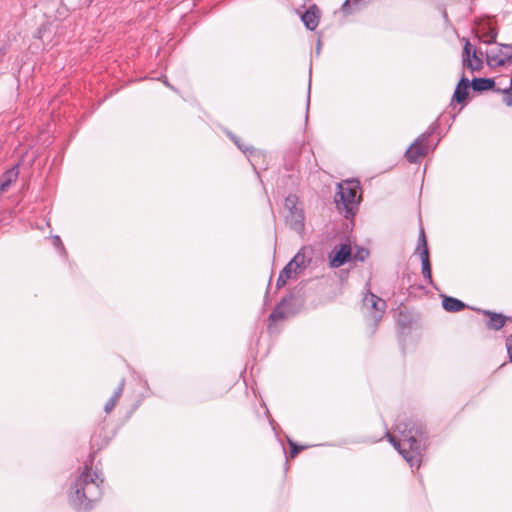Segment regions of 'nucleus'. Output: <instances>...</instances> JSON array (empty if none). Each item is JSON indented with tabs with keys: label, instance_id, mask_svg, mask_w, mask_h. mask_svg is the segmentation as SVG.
<instances>
[{
	"label": "nucleus",
	"instance_id": "5",
	"mask_svg": "<svg viewBox=\"0 0 512 512\" xmlns=\"http://www.w3.org/2000/svg\"><path fill=\"white\" fill-rule=\"evenodd\" d=\"M487 65L495 68L512 64V44H497L486 51Z\"/></svg>",
	"mask_w": 512,
	"mask_h": 512
},
{
	"label": "nucleus",
	"instance_id": "13",
	"mask_svg": "<svg viewBox=\"0 0 512 512\" xmlns=\"http://www.w3.org/2000/svg\"><path fill=\"white\" fill-rule=\"evenodd\" d=\"M485 315L489 316L487 326L493 330L501 329L506 323V317L502 314L493 313L490 311H484Z\"/></svg>",
	"mask_w": 512,
	"mask_h": 512
},
{
	"label": "nucleus",
	"instance_id": "30",
	"mask_svg": "<svg viewBox=\"0 0 512 512\" xmlns=\"http://www.w3.org/2000/svg\"><path fill=\"white\" fill-rule=\"evenodd\" d=\"M291 271L294 273V275L296 276L301 270L299 269V267H297L296 265H293L291 267Z\"/></svg>",
	"mask_w": 512,
	"mask_h": 512
},
{
	"label": "nucleus",
	"instance_id": "20",
	"mask_svg": "<svg viewBox=\"0 0 512 512\" xmlns=\"http://www.w3.org/2000/svg\"><path fill=\"white\" fill-rule=\"evenodd\" d=\"M286 314L282 310V306L279 305L274 311L270 314V319L273 321H277L279 319L285 318Z\"/></svg>",
	"mask_w": 512,
	"mask_h": 512
},
{
	"label": "nucleus",
	"instance_id": "26",
	"mask_svg": "<svg viewBox=\"0 0 512 512\" xmlns=\"http://www.w3.org/2000/svg\"><path fill=\"white\" fill-rule=\"evenodd\" d=\"M287 282V279L286 278H283V275H279L278 279H277V287L280 288L282 286H284Z\"/></svg>",
	"mask_w": 512,
	"mask_h": 512
},
{
	"label": "nucleus",
	"instance_id": "3",
	"mask_svg": "<svg viewBox=\"0 0 512 512\" xmlns=\"http://www.w3.org/2000/svg\"><path fill=\"white\" fill-rule=\"evenodd\" d=\"M338 192L335 196V203L340 211L345 212V217H353L358 209L361 195L360 182L356 179L345 180L337 184Z\"/></svg>",
	"mask_w": 512,
	"mask_h": 512
},
{
	"label": "nucleus",
	"instance_id": "15",
	"mask_svg": "<svg viewBox=\"0 0 512 512\" xmlns=\"http://www.w3.org/2000/svg\"><path fill=\"white\" fill-rule=\"evenodd\" d=\"M470 85V82L467 78L462 77L459 81V83L456 86V89L454 91V100L458 103L463 102L467 97V89Z\"/></svg>",
	"mask_w": 512,
	"mask_h": 512
},
{
	"label": "nucleus",
	"instance_id": "2",
	"mask_svg": "<svg viewBox=\"0 0 512 512\" xmlns=\"http://www.w3.org/2000/svg\"><path fill=\"white\" fill-rule=\"evenodd\" d=\"M102 483L100 474L92 466L85 465L70 485L68 491L70 504L77 510L90 509L92 503L101 497Z\"/></svg>",
	"mask_w": 512,
	"mask_h": 512
},
{
	"label": "nucleus",
	"instance_id": "9",
	"mask_svg": "<svg viewBox=\"0 0 512 512\" xmlns=\"http://www.w3.org/2000/svg\"><path fill=\"white\" fill-rule=\"evenodd\" d=\"M416 252L419 254L422 265V275L428 281L429 284L432 283V275H431V265L429 260V252L427 248L426 238L424 234V230L421 229L419 235V241L416 248Z\"/></svg>",
	"mask_w": 512,
	"mask_h": 512
},
{
	"label": "nucleus",
	"instance_id": "4",
	"mask_svg": "<svg viewBox=\"0 0 512 512\" xmlns=\"http://www.w3.org/2000/svg\"><path fill=\"white\" fill-rule=\"evenodd\" d=\"M298 197L290 194L285 198L284 207L287 211L285 215L286 224L298 234H302L305 229L304 213L302 207H299Z\"/></svg>",
	"mask_w": 512,
	"mask_h": 512
},
{
	"label": "nucleus",
	"instance_id": "11",
	"mask_svg": "<svg viewBox=\"0 0 512 512\" xmlns=\"http://www.w3.org/2000/svg\"><path fill=\"white\" fill-rule=\"evenodd\" d=\"M302 22L308 30H315L318 26L320 13L315 5L310 6L301 16Z\"/></svg>",
	"mask_w": 512,
	"mask_h": 512
},
{
	"label": "nucleus",
	"instance_id": "6",
	"mask_svg": "<svg viewBox=\"0 0 512 512\" xmlns=\"http://www.w3.org/2000/svg\"><path fill=\"white\" fill-rule=\"evenodd\" d=\"M363 305L369 311L370 318L378 323L386 309V302L373 293H367L363 298Z\"/></svg>",
	"mask_w": 512,
	"mask_h": 512
},
{
	"label": "nucleus",
	"instance_id": "22",
	"mask_svg": "<svg viewBox=\"0 0 512 512\" xmlns=\"http://www.w3.org/2000/svg\"><path fill=\"white\" fill-rule=\"evenodd\" d=\"M293 265L289 262L283 269L282 271L280 272L281 275H283V278H286L287 280L288 279H291V278H294L295 275L294 273L291 271V267Z\"/></svg>",
	"mask_w": 512,
	"mask_h": 512
},
{
	"label": "nucleus",
	"instance_id": "21",
	"mask_svg": "<svg viewBox=\"0 0 512 512\" xmlns=\"http://www.w3.org/2000/svg\"><path fill=\"white\" fill-rule=\"evenodd\" d=\"M288 442L290 445V456L292 458H294L301 450L306 448L305 446H298L296 443H294L291 440H289Z\"/></svg>",
	"mask_w": 512,
	"mask_h": 512
},
{
	"label": "nucleus",
	"instance_id": "8",
	"mask_svg": "<svg viewBox=\"0 0 512 512\" xmlns=\"http://www.w3.org/2000/svg\"><path fill=\"white\" fill-rule=\"evenodd\" d=\"M430 133L422 134L406 151V158L411 163H418L428 153V146L425 143Z\"/></svg>",
	"mask_w": 512,
	"mask_h": 512
},
{
	"label": "nucleus",
	"instance_id": "28",
	"mask_svg": "<svg viewBox=\"0 0 512 512\" xmlns=\"http://www.w3.org/2000/svg\"><path fill=\"white\" fill-rule=\"evenodd\" d=\"M258 156V152L256 151H250L249 161L251 162L252 166L255 167L254 158Z\"/></svg>",
	"mask_w": 512,
	"mask_h": 512
},
{
	"label": "nucleus",
	"instance_id": "25",
	"mask_svg": "<svg viewBox=\"0 0 512 512\" xmlns=\"http://www.w3.org/2000/svg\"><path fill=\"white\" fill-rule=\"evenodd\" d=\"M368 256V251L366 249H360L356 255L355 258H358L359 260L363 261Z\"/></svg>",
	"mask_w": 512,
	"mask_h": 512
},
{
	"label": "nucleus",
	"instance_id": "23",
	"mask_svg": "<svg viewBox=\"0 0 512 512\" xmlns=\"http://www.w3.org/2000/svg\"><path fill=\"white\" fill-rule=\"evenodd\" d=\"M505 95L504 102L507 106H512V88H506L503 90Z\"/></svg>",
	"mask_w": 512,
	"mask_h": 512
},
{
	"label": "nucleus",
	"instance_id": "29",
	"mask_svg": "<svg viewBox=\"0 0 512 512\" xmlns=\"http://www.w3.org/2000/svg\"><path fill=\"white\" fill-rule=\"evenodd\" d=\"M53 243L57 247H60V246L62 247V242H61V239H60L59 236H54L53 237Z\"/></svg>",
	"mask_w": 512,
	"mask_h": 512
},
{
	"label": "nucleus",
	"instance_id": "24",
	"mask_svg": "<svg viewBox=\"0 0 512 512\" xmlns=\"http://www.w3.org/2000/svg\"><path fill=\"white\" fill-rule=\"evenodd\" d=\"M506 348L510 361L512 362V335L506 340Z\"/></svg>",
	"mask_w": 512,
	"mask_h": 512
},
{
	"label": "nucleus",
	"instance_id": "31",
	"mask_svg": "<svg viewBox=\"0 0 512 512\" xmlns=\"http://www.w3.org/2000/svg\"><path fill=\"white\" fill-rule=\"evenodd\" d=\"M320 46H321V42H320V40H318L317 48H316L317 54H319V52H320Z\"/></svg>",
	"mask_w": 512,
	"mask_h": 512
},
{
	"label": "nucleus",
	"instance_id": "18",
	"mask_svg": "<svg viewBox=\"0 0 512 512\" xmlns=\"http://www.w3.org/2000/svg\"><path fill=\"white\" fill-rule=\"evenodd\" d=\"M123 388H124V380H121L118 388L113 393L112 397L105 404L104 410H105L106 413H110L114 409V407L116 406L119 398L122 395Z\"/></svg>",
	"mask_w": 512,
	"mask_h": 512
},
{
	"label": "nucleus",
	"instance_id": "1",
	"mask_svg": "<svg viewBox=\"0 0 512 512\" xmlns=\"http://www.w3.org/2000/svg\"><path fill=\"white\" fill-rule=\"evenodd\" d=\"M385 435L411 468L420 466L425 449L424 429L420 423L413 420L400 422L393 434L386 431Z\"/></svg>",
	"mask_w": 512,
	"mask_h": 512
},
{
	"label": "nucleus",
	"instance_id": "19",
	"mask_svg": "<svg viewBox=\"0 0 512 512\" xmlns=\"http://www.w3.org/2000/svg\"><path fill=\"white\" fill-rule=\"evenodd\" d=\"M497 33L494 29H490L485 35L481 37L484 43H494L496 39Z\"/></svg>",
	"mask_w": 512,
	"mask_h": 512
},
{
	"label": "nucleus",
	"instance_id": "7",
	"mask_svg": "<svg viewBox=\"0 0 512 512\" xmlns=\"http://www.w3.org/2000/svg\"><path fill=\"white\" fill-rule=\"evenodd\" d=\"M462 62L464 68L471 72L479 71L483 68L484 62L478 55L477 51L472 48L469 40H465V45L462 53Z\"/></svg>",
	"mask_w": 512,
	"mask_h": 512
},
{
	"label": "nucleus",
	"instance_id": "17",
	"mask_svg": "<svg viewBox=\"0 0 512 512\" xmlns=\"http://www.w3.org/2000/svg\"><path fill=\"white\" fill-rule=\"evenodd\" d=\"M494 80L492 78H473L471 86L474 91L490 90L494 87Z\"/></svg>",
	"mask_w": 512,
	"mask_h": 512
},
{
	"label": "nucleus",
	"instance_id": "27",
	"mask_svg": "<svg viewBox=\"0 0 512 512\" xmlns=\"http://www.w3.org/2000/svg\"><path fill=\"white\" fill-rule=\"evenodd\" d=\"M231 138L240 150H242L244 153H246L248 151V148L246 146L241 145L239 143L238 139H236L235 137H231Z\"/></svg>",
	"mask_w": 512,
	"mask_h": 512
},
{
	"label": "nucleus",
	"instance_id": "14",
	"mask_svg": "<svg viewBox=\"0 0 512 512\" xmlns=\"http://www.w3.org/2000/svg\"><path fill=\"white\" fill-rule=\"evenodd\" d=\"M19 174V170L17 166L12 167L7 170L0 179V186L4 191L10 187V185L16 181Z\"/></svg>",
	"mask_w": 512,
	"mask_h": 512
},
{
	"label": "nucleus",
	"instance_id": "16",
	"mask_svg": "<svg viewBox=\"0 0 512 512\" xmlns=\"http://www.w3.org/2000/svg\"><path fill=\"white\" fill-rule=\"evenodd\" d=\"M442 306L448 312H459L465 308V304L462 301L448 296L442 299Z\"/></svg>",
	"mask_w": 512,
	"mask_h": 512
},
{
	"label": "nucleus",
	"instance_id": "12",
	"mask_svg": "<svg viewBox=\"0 0 512 512\" xmlns=\"http://www.w3.org/2000/svg\"><path fill=\"white\" fill-rule=\"evenodd\" d=\"M309 251L308 248L303 247L301 248L298 253L292 258L290 263L292 265H296L299 267L300 270H303L306 268L310 263V257L307 255V252Z\"/></svg>",
	"mask_w": 512,
	"mask_h": 512
},
{
	"label": "nucleus",
	"instance_id": "10",
	"mask_svg": "<svg viewBox=\"0 0 512 512\" xmlns=\"http://www.w3.org/2000/svg\"><path fill=\"white\" fill-rule=\"evenodd\" d=\"M351 257V248L348 244H342L339 249L335 248L330 254V266L338 268L344 265Z\"/></svg>",
	"mask_w": 512,
	"mask_h": 512
}]
</instances>
